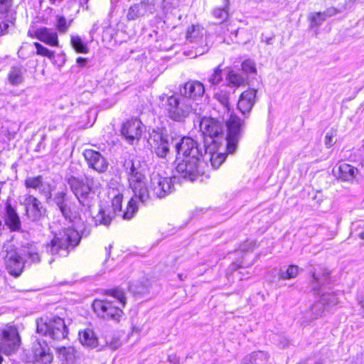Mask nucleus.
I'll return each mask as SVG.
<instances>
[{
	"label": "nucleus",
	"instance_id": "nucleus-1",
	"mask_svg": "<svg viewBox=\"0 0 364 364\" xmlns=\"http://www.w3.org/2000/svg\"><path fill=\"white\" fill-rule=\"evenodd\" d=\"M109 299H95L92 303L94 311L101 318L119 321L123 312L122 307L126 304L124 292L116 289L109 291Z\"/></svg>",
	"mask_w": 364,
	"mask_h": 364
},
{
	"label": "nucleus",
	"instance_id": "nucleus-2",
	"mask_svg": "<svg viewBox=\"0 0 364 364\" xmlns=\"http://www.w3.org/2000/svg\"><path fill=\"white\" fill-rule=\"evenodd\" d=\"M81 237L73 228H63L54 235L50 242L46 245L47 252L53 255L66 257L70 251L78 245Z\"/></svg>",
	"mask_w": 364,
	"mask_h": 364
},
{
	"label": "nucleus",
	"instance_id": "nucleus-3",
	"mask_svg": "<svg viewBox=\"0 0 364 364\" xmlns=\"http://www.w3.org/2000/svg\"><path fill=\"white\" fill-rule=\"evenodd\" d=\"M161 99L164 101L163 106L166 111L167 116L173 121L184 122L191 113L200 114L201 108L195 107L192 101L185 97L164 95L161 97Z\"/></svg>",
	"mask_w": 364,
	"mask_h": 364
},
{
	"label": "nucleus",
	"instance_id": "nucleus-4",
	"mask_svg": "<svg viewBox=\"0 0 364 364\" xmlns=\"http://www.w3.org/2000/svg\"><path fill=\"white\" fill-rule=\"evenodd\" d=\"M67 182L80 204L90 210L95 199L94 191L101 186L99 180L87 176L86 181L84 182L82 179L72 176L68 178Z\"/></svg>",
	"mask_w": 364,
	"mask_h": 364
},
{
	"label": "nucleus",
	"instance_id": "nucleus-5",
	"mask_svg": "<svg viewBox=\"0 0 364 364\" xmlns=\"http://www.w3.org/2000/svg\"><path fill=\"white\" fill-rule=\"evenodd\" d=\"M141 193L146 192L147 198H142L141 196H134L136 199L144 203L151 198H162L171 193L173 188L171 178L164 177L157 172H152L149 177V182L146 183L144 181V185H141Z\"/></svg>",
	"mask_w": 364,
	"mask_h": 364
},
{
	"label": "nucleus",
	"instance_id": "nucleus-6",
	"mask_svg": "<svg viewBox=\"0 0 364 364\" xmlns=\"http://www.w3.org/2000/svg\"><path fill=\"white\" fill-rule=\"evenodd\" d=\"M135 197H132L128 203L125 211L122 210V203L123 196L120 193L114 196L112 200V207L113 212L111 213L108 210L100 208L97 215L95 217L96 223L108 225L110 224L114 215L121 216L122 218L129 220L132 218L134 213L137 210Z\"/></svg>",
	"mask_w": 364,
	"mask_h": 364
},
{
	"label": "nucleus",
	"instance_id": "nucleus-7",
	"mask_svg": "<svg viewBox=\"0 0 364 364\" xmlns=\"http://www.w3.org/2000/svg\"><path fill=\"white\" fill-rule=\"evenodd\" d=\"M123 167L127 176L129 186L134 196L147 198L146 191L144 193L140 192L141 185H144L145 180L144 168L141 162L135 157H129L124 160Z\"/></svg>",
	"mask_w": 364,
	"mask_h": 364
},
{
	"label": "nucleus",
	"instance_id": "nucleus-8",
	"mask_svg": "<svg viewBox=\"0 0 364 364\" xmlns=\"http://www.w3.org/2000/svg\"><path fill=\"white\" fill-rule=\"evenodd\" d=\"M36 330L38 333L57 341L65 338L68 333L64 320L58 316L44 317L38 319L36 321Z\"/></svg>",
	"mask_w": 364,
	"mask_h": 364
},
{
	"label": "nucleus",
	"instance_id": "nucleus-9",
	"mask_svg": "<svg viewBox=\"0 0 364 364\" xmlns=\"http://www.w3.org/2000/svg\"><path fill=\"white\" fill-rule=\"evenodd\" d=\"M329 274V272L326 269L322 270V273L313 272L311 281L312 289L320 295L319 299L328 309L338 303V298L334 292H324L321 289V286L328 282Z\"/></svg>",
	"mask_w": 364,
	"mask_h": 364
},
{
	"label": "nucleus",
	"instance_id": "nucleus-10",
	"mask_svg": "<svg viewBox=\"0 0 364 364\" xmlns=\"http://www.w3.org/2000/svg\"><path fill=\"white\" fill-rule=\"evenodd\" d=\"M200 130L205 136L206 144H213L218 146L220 139H223V127L218 119L203 118L200 123Z\"/></svg>",
	"mask_w": 364,
	"mask_h": 364
},
{
	"label": "nucleus",
	"instance_id": "nucleus-11",
	"mask_svg": "<svg viewBox=\"0 0 364 364\" xmlns=\"http://www.w3.org/2000/svg\"><path fill=\"white\" fill-rule=\"evenodd\" d=\"M176 163V170L178 174L182 178L190 181L196 180L198 175L204 172L201 168L202 161L200 159L186 158L181 159L178 158Z\"/></svg>",
	"mask_w": 364,
	"mask_h": 364
},
{
	"label": "nucleus",
	"instance_id": "nucleus-12",
	"mask_svg": "<svg viewBox=\"0 0 364 364\" xmlns=\"http://www.w3.org/2000/svg\"><path fill=\"white\" fill-rule=\"evenodd\" d=\"M53 201L65 220L77 225L78 222L82 220L79 213L75 210L74 204L71 202L65 192L59 191L56 193L54 196Z\"/></svg>",
	"mask_w": 364,
	"mask_h": 364
},
{
	"label": "nucleus",
	"instance_id": "nucleus-13",
	"mask_svg": "<svg viewBox=\"0 0 364 364\" xmlns=\"http://www.w3.org/2000/svg\"><path fill=\"white\" fill-rule=\"evenodd\" d=\"M242 125L243 123L240 119L233 114H231L226 120L228 134L225 141L227 151L229 154L234 153L237 147Z\"/></svg>",
	"mask_w": 364,
	"mask_h": 364
},
{
	"label": "nucleus",
	"instance_id": "nucleus-14",
	"mask_svg": "<svg viewBox=\"0 0 364 364\" xmlns=\"http://www.w3.org/2000/svg\"><path fill=\"white\" fill-rule=\"evenodd\" d=\"M204 33V28L199 25H192L187 29L186 40L198 45L196 47L195 56L201 55L209 50L210 46Z\"/></svg>",
	"mask_w": 364,
	"mask_h": 364
},
{
	"label": "nucleus",
	"instance_id": "nucleus-15",
	"mask_svg": "<svg viewBox=\"0 0 364 364\" xmlns=\"http://www.w3.org/2000/svg\"><path fill=\"white\" fill-rule=\"evenodd\" d=\"M22 204L25 206L26 215L32 221L40 220L46 214V209L42 203L31 194L24 196Z\"/></svg>",
	"mask_w": 364,
	"mask_h": 364
},
{
	"label": "nucleus",
	"instance_id": "nucleus-16",
	"mask_svg": "<svg viewBox=\"0 0 364 364\" xmlns=\"http://www.w3.org/2000/svg\"><path fill=\"white\" fill-rule=\"evenodd\" d=\"M4 248L6 252L4 256L5 262L9 272L15 277L19 276L23 269L24 262L27 259H23L14 250L12 246H4Z\"/></svg>",
	"mask_w": 364,
	"mask_h": 364
},
{
	"label": "nucleus",
	"instance_id": "nucleus-17",
	"mask_svg": "<svg viewBox=\"0 0 364 364\" xmlns=\"http://www.w3.org/2000/svg\"><path fill=\"white\" fill-rule=\"evenodd\" d=\"M178 154H182L183 159H200L202 151L199 149L198 143L190 137H183L180 143L175 144Z\"/></svg>",
	"mask_w": 364,
	"mask_h": 364
},
{
	"label": "nucleus",
	"instance_id": "nucleus-18",
	"mask_svg": "<svg viewBox=\"0 0 364 364\" xmlns=\"http://www.w3.org/2000/svg\"><path fill=\"white\" fill-rule=\"evenodd\" d=\"M12 0H0V34L7 32L10 23L16 20V12L12 8Z\"/></svg>",
	"mask_w": 364,
	"mask_h": 364
},
{
	"label": "nucleus",
	"instance_id": "nucleus-19",
	"mask_svg": "<svg viewBox=\"0 0 364 364\" xmlns=\"http://www.w3.org/2000/svg\"><path fill=\"white\" fill-rule=\"evenodd\" d=\"M28 35L31 38H37L50 46L58 47L59 46L58 33L50 28L40 27L29 29Z\"/></svg>",
	"mask_w": 364,
	"mask_h": 364
},
{
	"label": "nucleus",
	"instance_id": "nucleus-20",
	"mask_svg": "<svg viewBox=\"0 0 364 364\" xmlns=\"http://www.w3.org/2000/svg\"><path fill=\"white\" fill-rule=\"evenodd\" d=\"M143 132L141 122L136 119H132L124 122L121 129L122 135L130 144L138 141Z\"/></svg>",
	"mask_w": 364,
	"mask_h": 364
},
{
	"label": "nucleus",
	"instance_id": "nucleus-21",
	"mask_svg": "<svg viewBox=\"0 0 364 364\" xmlns=\"http://www.w3.org/2000/svg\"><path fill=\"white\" fill-rule=\"evenodd\" d=\"M204 92L203 84L199 81H189L185 83L183 87L180 89L181 96L191 100L195 107H197L198 105L195 101L201 97Z\"/></svg>",
	"mask_w": 364,
	"mask_h": 364
},
{
	"label": "nucleus",
	"instance_id": "nucleus-22",
	"mask_svg": "<svg viewBox=\"0 0 364 364\" xmlns=\"http://www.w3.org/2000/svg\"><path fill=\"white\" fill-rule=\"evenodd\" d=\"M83 156L89 166L99 173L105 172L108 167V162L98 151L92 149H85Z\"/></svg>",
	"mask_w": 364,
	"mask_h": 364
},
{
	"label": "nucleus",
	"instance_id": "nucleus-23",
	"mask_svg": "<svg viewBox=\"0 0 364 364\" xmlns=\"http://www.w3.org/2000/svg\"><path fill=\"white\" fill-rule=\"evenodd\" d=\"M31 352L33 362L50 364L53 361V353L46 343L35 341L32 345Z\"/></svg>",
	"mask_w": 364,
	"mask_h": 364
},
{
	"label": "nucleus",
	"instance_id": "nucleus-24",
	"mask_svg": "<svg viewBox=\"0 0 364 364\" xmlns=\"http://www.w3.org/2000/svg\"><path fill=\"white\" fill-rule=\"evenodd\" d=\"M256 94V90L249 89L240 95L237 102V109L243 115L248 114L251 112L255 104Z\"/></svg>",
	"mask_w": 364,
	"mask_h": 364
},
{
	"label": "nucleus",
	"instance_id": "nucleus-25",
	"mask_svg": "<svg viewBox=\"0 0 364 364\" xmlns=\"http://www.w3.org/2000/svg\"><path fill=\"white\" fill-rule=\"evenodd\" d=\"M153 9L154 6L149 0L141 1L129 7L127 14V18L128 21H134L148 12L152 13Z\"/></svg>",
	"mask_w": 364,
	"mask_h": 364
},
{
	"label": "nucleus",
	"instance_id": "nucleus-26",
	"mask_svg": "<svg viewBox=\"0 0 364 364\" xmlns=\"http://www.w3.org/2000/svg\"><path fill=\"white\" fill-rule=\"evenodd\" d=\"M149 143L159 157L164 158L168 154L169 140L167 136H164L157 133L151 138Z\"/></svg>",
	"mask_w": 364,
	"mask_h": 364
},
{
	"label": "nucleus",
	"instance_id": "nucleus-27",
	"mask_svg": "<svg viewBox=\"0 0 364 364\" xmlns=\"http://www.w3.org/2000/svg\"><path fill=\"white\" fill-rule=\"evenodd\" d=\"M24 185L26 188L38 190L41 194L50 197V186L43 181L42 176H29L25 179Z\"/></svg>",
	"mask_w": 364,
	"mask_h": 364
},
{
	"label": "nucleus",
	"instance_id": "nucleus-28",
	"mask_svg": "<svg viewBox=\"0 0 364 364\" xmlns=\"http://www.w3.org/2000/svg\"><path fill=\"white\" fill-rule=\"evenodd\" d=\"M4 222L12 232H18L21 230V223L16 210L9 203H6L5 208Z\"/></svg>",
	"mask_w": 364,
	"mask_h": 364
},
{
	"label": "nucleus",
	"instance_id": "nucleus-29",
	"mask_svg": "<svg viewBox=\"0 0 364 364\" xmlns=\"http://www.w3.org/2000/svg\"><path fill=\"white\" fill-rule=\"evenodd\" d=\"M358 169L350 164L343 163L335 167L334 174L343 181L353 182L358 173Z\"/></svg>",
	"mask_w": 364,
	"mask_h": 364
},
{
	"label": "nucleus",
	"instance_id": "nucleus-30",
	"mask_svg": "<svg viewBox=\"0 0 364 364\" xmlns=\"http://www.w3.org/2000/svg\"><path fill=\"white\" fill-rule=\"evenodd\" d=\"M79 341L83 346L88 348H95L98 346V338L90 328L79 332Z\"/></svg>",
	"mask_w": 364,
	"mask_h": 364
},
{
	"label": "nucleus",
	"instance_id": "nucleus-31",
	"mask_svg": "<svg viewBox=\"0 0 364 364\" xmlns=\"http://www.w3.org/2000/svg\"><path fill=\"white\" fill-rule=\"evenodd\" d=\"M24 70L21 67H12L8 73V80L12 85H18L23 81Z\"/></svg>",
	"mask_w": 364,
	"mask_h": 364
},
{
	"label": "nucleus",
	"instance_id": "nucleus-32",
	"mask_svg": "<svg viewBox=\"0 0 364 364\" xmlns=\"http://www.w3.org/2000/svg\"><path fill=\"white\" fill-rule=\"evenodd\" d=\"M60 355L65 361V364H77V351L73 347L63 348L60 349Z\"/></svg>",
	"mask_w": 364,
	"mask_h": 364
},
{
	"label": "nucleus",
	"instance_id": "nucleus-33",
	"mask_svg": "<svg viewBox=\"0 0 364 364\" xmlns=\"http://www.w3.org/2000/svg\"><path fill=\"white\" fill-rule=\"evenodd\" d=\"M71 45L75 50L77 53H88V48L87 44L82 40V38L77 36H71L70 39Z\"/></svg>",
	"mask_w": 364,
	"mask_h": 364
},
{
	"label": "nucleus",
	"instance_id": "nucleus-34",
	"mask_svg": "<svg viewBox=\"0 0 364 364\" xmlns=\"http://www.w3.org/2000/svg\"><path fill=\"white\" fill-rule=\"evenodd\" d=\"M246 358L249 362H252L253 364H265L269 359V355L264 351H257L251 353Z\"/></svg>",
	"mask_w": 364,
	"mask_h": 364
},
{
	"label": "nucleus",
	"instance_id": "nucleus-35",
	"mask_svg": "<svg viewBox=\"0 0 364 364\" xmlns=\"http://www.w3.org/2000/svg\"><path fill=\"white\" fill-rule=\"evenodd\" d=\"M227 81L229 86L238 87L245 83V79L239 74L231 70L227 76Z\"/></svg>",
	"mask_w": 364,
	"mask_h": 364
},
{
	"label": "nucleus",
	"instance_id": "nucleus-36",
	"mask_svg": "<svg viewBox=\"0 0 364 364\" xmlns=\"http://www.w3.org/2000/svg\"><path fill=\"white\" fill-rule=\"evenodd\" d=\"M208 158L213 168L216 169L225 161L226 156L223 153H211V151H209Z\"/></svg>",
	"mask_w": 364,
	"mask_h": 364
},
{
	"label": "nucleus",
	"instance_id": "nucleus-37",
	"mask_svg": "<svg viewBox=\"0 0 364 364\" xmlns=\"http://www.w3.org/2000/svg\"><path fill=\"white\" fill-rule=\"evenodd\" d=\"M72 21V20L68 21L63 16H57L55 26L60 33H65L71 26Z\"/></svg>",
	"mask_w": 364,
	"mask_h": 364
},
{
	"label": "nucleus",
	"instance_id": "nucleus-38",
	"mask_svg": "<svg viewBox=\"0 0 364 364\" xmlns=\"http://www.w3.org/2000/svg\"><path fill=\"white\" fill-rule=\"evenodd\" d=\"M328 309L326 305L321 302V300L319 299L311 306L310 311L312 314L311 318H316L319 316H321L323 313Z\"/></svg>",
	"mask_w": 364,
	"mask_h": 364
},
{
	"label": "nucleus",
	"instance_id": "nucleus-39",
	"mask_svg": "<svg viewBox=\"0 0 364 364\" xmlns=\"http://www.w3.org/2000/svg\"><path fill=\"white\" fill-rule=\"evenodd\" d=\"M299 269L298 266L290 265L286 271H279V278L280 279H290L295 278L299 274Z\"/></svg>",
	"mask_w": 364,
	"mask_h": 364
},
{
	"label": "nucleus",
	"instance_id": "nucleus-40",
	"mask_svg": "<svg viewBox=\"0 0 364 364\" xmlns=\"http://www.w3.org/2000/svg\"><path fill=\"white\" fill-rule=\"evenodd\" d=\"M23 252L25 256L27 257V259H29L31 262H38L40 261V255L36 247L32 245L27 247Z\"/></svg>",
	"mask_w": 364,
	"mask_h": 364
},
{
	"label": "nucleus",
	"instance_id": "nucleus-41",
	"mask_svg": "<svg viewBox=\"0 0 364 364\" xmlns=\"http://www.w3.org/2000/svg\"><path fill=\"white\" fill-rule=\"evenodd\" d=\"M222 69L220 68V66H218L214 69L213 73L210 76L208 79V82L212 85H217L222 81Z\"/></svg>",
	"mask_w": 364,
	"mask_h": 364
},
{
	"label": "nucleus",
	"instance_id": "nucleus-42",
	"mask_svg": "<svg viewBox=\"0 0 364 364\" xmlns=\"http://www.w3.org/2000/svg\"><path fill=\"white\" fill-rule=\"evenodd\" d=\"M215 99L223 105L224 108L229 111V95L228 93L220 91L215 94Z\"/></svg>",
	"mask_w": 364,
	"mask_h": 364
},
{
	"label": "nucleus",
	"instance_id": "nucleus-43",
	"mask_svg": "<svg viewBox=\"0 0 364 364\" xmlns=\"http://www.w3.org/2000/svg\"><path fill=\"white\" fill-rule=\"evenodd\" d=\"M35 47L36 48V53L39 55L48 57L49 58H51L54 55V53L50 50H48L47 48L42 46L41 43L38 42H35L34 43Z\"/></svg>",
	"mask_w": 364,
	"mask_h": 364
},
{
	"label": "nucleus",
	"instance_id": "nucleus-44",
	"mask_svg": "<svg viewBox=\"0 0 364 364\" xmlns=\"http://www.w3.org/2000/svg\"><path fill=\"white\" fill-rule=\"evenodd\" d=\"M336 136V130L333 129H331L326 133L324 142L327 148L331 147L335 144V141L333 139Z\"/></svg>",
	"mask_w": 364,
	"mask_h": 364
},
{
	"label": "nucleus",
	"instance_id": "nucleus-45",
	"mask_svg": "<svg viewBox=\"0 0 364 364\" xmlns=\"http://www.w3.org/2000/svg\"><path fill=\"white\" fill-rule=\"evenodd\" d=\"M227 7H223L222 9H215L213 11V15L215 18H217L220 21H223L227 19L228 16V12L227 11Z\"/></svg>",
	"mask_w": 364,
	"mask_h": 364
},
{
	"label": "nucleus",
	"instance_id": "nucleus-46",
	"mask_svg": "<svg viewBox=\"0 0 364 364\" xmlns=\"http://www.w3.org/2000/svg\"><path fill=\"white\" fill-rule=\"evenodd\" d=\"M242 69L247 73H255L256 72V68L255 66V63L250 60H245L242 63Z\"/></svg>",
	"mask_w": 364,
	"mask_h": 364
},
{
	"label": "nucleus",
	"instance_id": "nucleus-47",
	"mask_svg": "<svg viewBox=\"0 0 364 364\" xmlns=\"http://www.w3.org/2000/svg\"><path fill=\"white\" fill-rule=\"evenodd\" d=\"M326 17L323 12H318L312 15L311 18V23L315 26L321 25L325 20Z\"/></svg>",
	"mask_w": 364,
	"mask_h": 364
},
{
	"label": "nucleus",
	"instance_id": "nucleus-48",
	"mask_svg": "<svg viewBox=\"0 0 364 364\" xmlns=\"http://www.w3.org/2000/svg\"><path fill=\"white\" fill-rule=\"evenodd\" d=\"M255 246V243L252 241H246L240 247V250L242 252H247L252 250Z\"/></svg>",
	"mask_w": 364,
	"mask_h": 364
},
{
	"label": "nucleus",
	"instance_id": "nucleus-49",
	"mask_svg": "<svg viewBox=\"0 0 364 364\" xmlns=\"http://www.w3.org/2000/svg\"><path fill=\"white\" fill-rule=\"evenodd\" d=\"M358 303L360 307L361 314L364 317V293H361L358 296Z\"/></svg>",
	"mask_w": 364,
	"mask_h": 364
},
{
	"label": "nucleus",
	"instance_id": "nucleus-50",
	"mask_svg": "<svg viewBox=\"0 0 364 364\" xmlns=\"http://www.w3.org/2000/svg\"><path fill=\"white\" fill-rule=\"evenodd\" d=\"M338 12L339 11H338L337 9L331 7V8L327 9L324 12H323V14H324L325 17L327 18V17L332 16L338 14Z\"/></svg>",
	"mask_w": 364,
	"mask_h": 364
},
{
	"label": "nucleus",
	"instance_id": "nucleus-51",
	"mask_svg": "<svg viewBox=\"0 0 364 364\" xmlns=\"http://www.w3.org/2000/svg\"><path fill=\"white\" fill-rule=\"evenodd\" d=\"M179 0H164L165 7H176L178 6Z\"/></svg>",
	"mask_w": 364,
	"mask_h": 364
},
{
	"label": "nucleus",
	"instance_id": "nucleus-52",
	"mask_svg": "<svg viewBox=\"0 0 364 364\" xmlns=\"http://www.w3.org/2000/svg\"><path fill=\"white\" fill-rule=\"evenodd\" d=\"M76 61L80 66H84L87 62V59L82 57H79L77 58Z\"/></svg>",
	"mask_w": 364,
	"mask_h": 364
},
{
	"label": "nucleus",
	"instance_id": "nucleus-53",
	"mask_svg": "<svg viewBox=\"0 0 364 364\" xmlns=\"http://www.w3.org/2000/svg\"><path fill=\"white\" fill-rule=\"evenodd\" d=\"M289 344V341L286 338H282V341L279 343V346L283 348H285Z\"/></svg>",
	"mask_w": 364,
	"mask_h": 364
},
{
	"label": "nucleus",
	"instance_id": "nucleus-54",
	"mask_svg": "<svg viewBox=\"0 0 364 364\" xmlns=\"http://www.w3.org/2000/svg\"><path fill=\"white\" fill-rule=\"evenodd\" d=\"M358 236L361 240H364V230L359 233Z\"/></svg>",
	"mask_w": 364,
	"mask_h": 364
},
{
	"label": "nucleus",
	"instance_id": "nucleus-55",
	"mask_svg": "<svg viewBox=\"0 0 364 364\" xmlns=\"http://www.w3.org/2000/svg\"><path fill=\"white\" fill-rule=\"evenodd\" d=\"M241 364H253L252 362H249L247 358L245 359V361Z\"/></svg>",
	"mask_w": 364,
	"mask_h": 364
},
{
	"label": "nucleus",
	"instance_id": "nucleus-56",
	"mask_svg": "<svg viewBox=\"0 0 364 364\" xmlns=\"http://www.w3.org/2000/svg\"><path fill=\"white\" fill-rule=\"evenodd\" d=\"M223 1H224L225 7H228V5L229 4V0H223Z\"/></svg>",
	"mask_w": 364,
	"mask_h": 364
},
{
	"label": "nucleus",
	"instance_id": "nucleus-57",
	"mask_svg": "<svg viewBox=\"0 0 364 364\" xmlns=\"http://www.w3.org/2000/svg\"><path fill=\"white\" fill-rule=\"evenodd\" d=\"M88 1H89V0H85V5L86 9H88V6H87Z\"/></svg>",
	"mask_w": 364,
	"mask_h": 364
},
{
	"label": "nucleus",
	"instance_id": "nucleus-58",
	"mask_svg": "<svg viewBox=\"0 0 364 364\" xmlns=\"http://www.w3.org/2000/svg\"><path fill=\"white\" fill-rule=\"evenodd\" d=\"M208 149H210V151H212V150H214V148H212V149H211L210 148H208ZM214 152H215V151H214ZM212 153H213V151Z\"/></svg>",
	"mask_w": 364,
	"mask_h": 364
}]
</instances>
